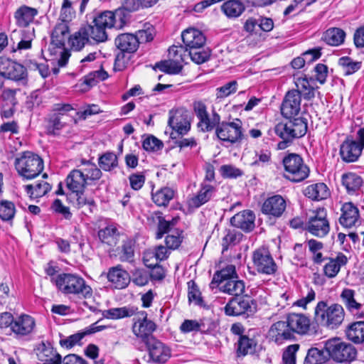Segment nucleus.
Masks as SVG:
<instances>
[{
	"label": "nucleus",
	"instance_id": "obj_1",
	"mask_svg": "<svg viewBox=\"0 0 364 364\" xmlns=\"http://www.w3.org/2000/svg\"><path fill=\"white\" fill-rule=\"evenodd\" d=\"M104 316L107 318L119 319L134 316L132 331L135 336L144 338L151 335L156 329V324L147 318L144 311H137L134 306L113 308L105 311Z\"/></svg>",
	"mask_w": 364,
	"mask_h": 364
},
{
	"label": "nucleus",
	"instance_id": "obj_2",
	"mask_svg": "<svg viewBox=\"0 0 364 364\" xmlns=\"http://www.w3.org/2000/svg\"><path fill=\"white\" fill-rule=\"evenodd\" d=\"M69 34L68 23L65 21L58 22L51 33V41L48 50L50 55L60 54V58L58 60L59 67L65 66L70 55L69 51L65 49V43Z\"/></svg>",
	"mask_w": 364,
	"mask_h": 364
},
{
	"label": "nucleus",
	"instance_id": "obj_3",
	"mask_svg": "<svg viewBox=\"0 0 364 364\" xmlns=\"http://www.w3.org/2000/svg\"><path fill=\"white\" fill-rule=\"evenodd\" d=\"M58 289L65 294H77L85 299L92 296V288L80 277L72 274H61L52 279Z\"/></svg>",
	"mask_w": 364,
	"mask_h": 364
},
{
	"label": "nucleus",
	"instance_id": "obj_4",
	"mask_svg": "<svg viewBox=\"0 0 364 364\" xmlns=\"http://www.w3.org/2000/svg\"><path fill=\"white\" fill-rule=\"evenodd\" d=\"M315 319L320 324L328 328H338L344 320L345 312L343 306L338 304L328 306L325 301H319L314 311Z\"/></svg>",
	"mask_w": 364,
	"mask_h": 364
},
{
	"label": "nucleus",
	"instance_id": "obj_5",
	"mask_svg": "<svg viewBox=\"0 0 364 364\" xmlns=\"http://www.w3.org/2000/svg\"><path fill=\"white\" fill-rule=\"evenodd\" d=\"M14 166L18 175L26 180L38 176L44 167L43 159L31 151H24L16 157Z\"/></svg>",
	"mask_w": 364,
	"mask_h": 364
},
{
	"label": "nucleus",
	"instance_id": "obj_6",
	"mask_svg": "<svg viewBox=\"0 0 364 364\" xmlns=\"http://www.w3.org/2000/svg\"><path fill=\"white\" fill-rule=\"evenodd\" d=\"M282 164L284 168V176L294 183L305 180L309 175V166L304 164L303 159L296 154H289L284 157Z\"/></svg>",
	"mask_w": 364,
	"mask_h": 364
},
{
	"label": "nucleus",
	"instance_id": "obj_7",
	"mask_svg": "<svg viewBox=\"0 0 364 364\" xmlns=\"http://www.w3.org/2000/svg\"><path fill=\"white\" fill-rule=\"evenodd\" d=\"M324 348L328 352L329 357L338 363H350L357 356V350L352 344L338 338L327 341Z\"/></svg>",
	"mask_w": 364,
	"mask_h": 364
},
{
	"label": "nucleus",
	"instance_id": "obj_8",
	"mask_svg": "<svg viewBox=\"0 0 364 364\" xmlns=\"http://www.w3.org/2000/svg\"><path fill=\"white\" fill-rule=\"evenodd\" d=\"M193 108L198 119L197 127L200 132H210L219 125L220 116L215 111H213L211 115H210L207 111L206 105L203 102H194Z\"/></svg>",
	"mask_w": 364,
	"mask_h": 364
},
{
	"label": "nucleus",
	"instance_id": "obj_9",
	"mask_svg": "<svg viewBox=\"0 0 364 364\" xmlns=\"http://www.w3.org/2000/svg\"><path fill=\"white\" fill-rule=\"evenodd\" d=\"M257 305L249 296H238L232 298L225 306V312L228 316H247L256 311Z\"/></svg>",
	"mask_w": 364,
	"mask_h": 364
},
{
	"label": "nucleus",
	"instance_id": "obj_10",
	"mask_svg": "<svg viewBox=\"0 0 364 364\" xmlns=\"http://www.w3.org/2000/svg\"><path fill=\"white\" fill-rule=\"evenodd\" d=\"M306 230L319 237H324L328 233L330 225L325 208H319L311 212L306 223Z\"/></svg>",
	"mask_w": 364,
	"mask_h": 364
},
{
	"label": "nucleus",
	"instance_id": "obj_11",
	"mask_svg": "<svg viewBox=\"0 0 364 364\" xmlns=\"http://www.w3.org/2000/svg\"><path fill=\"white\" fill-rule=\"evenodd\" d=\"M242 125V123L239 119L230 122H220L215 129L216 136L221 141L236 143L240 141L243 136Z\"/></svg>",
	"mask_w": 364,
	"mask_h": 364
},
{
	"label": "nucleus",
	"instance_id": "obj_12",
	"mask_svg": "<svg viewBox=\"0 0 364 364\" xmlns=\"http://www.w3.org/2000/svg\"><path fill=\"white\" fill-rule=\"evenodd\" d=\"M275 127L277 128V132L283 136L284 135L294 139L300 138L306 133L307 122L305 119L298 117L279 122Z\"/></svg>",
	"mask_w": 364,
	"mask_h": 364
},
{
	"label": "nucleus",
	"instance_id": "obj_13",
	"mask_svg": "<svg viewBox=\"0 0 364 364\" xmlns=\"http://www.w3.org/2000/svg\"><path fill=\"white\" fill-rule=\"evenodd\" d=\"M173 52L175 55H179L181 60L187 63L188 59H191L196 64H202L206 62L210 55V50L209 49L202 48H191L188 49L183 46H173L171 47V53Z\"/></svg>",
	"mask_w": 364,
	"mask_h": 364
},
{
	"label": "nucleus",
	"instance_id": "obj_14",
	"mask_svg": "<svg viewBox=\"0 0 364 364\" xmlns=\"http://www.w3.org/2000/svg\"><path fill=\"white\" fill-rule=\"evenodd\" d=\"M254 266L258 272L272 274L277 270V265L269 251L265 248H259L253 252Z\"/></svg>",
	"mask_w": 364,
	"mask_h": 364
},
{
	"label": "nucleus",
	"instance_id": "obj_15",
	"mask_svg": "<svg viewBox=\"0 0 364 364\" xmlns=\"http://www.w3.org/2000/svg\"><path fill=\"white\" fill-rule=\"evenodd\" d=\"M301 93L298 90L289 91L281 106L282 114L286 117L291 118L299 114L301 109Z\"/></svg>",
	"mask_w": 364,
	"mask_h": 364
},
{
	"label": "nucleus",
	"instance_id": "obj_16",
	"mask_svg": "<svg viewBox=\"0 0 364 364\" xmlns=\"http://www.w3.org/2000/svg\"><path fill=\"white\" fill-rule=\"evenodd\" d=\"M267 337L270 341L277 345H281L284 341L294 338L287 321H279L274 323L270 326Z\"/></svg>",
	"mask_w": 364,
	"mask_h": 364
},
{
	"label": "nucleus",
	"instance_id": "obj_17",
	"mask_svg": "<svg viewBox=\"0 0 364 364\" xmlns=\"http://www.w3.org/2000/svg\"><path fill=\"white\" fill-rule=\"evenodd\" d=\"M149 356L156 363H165L171 357V350L162 342L151 337L146 342Z\"/></svg>",
	"mask_w": 364,
	"mask_h": 364
},
{
	"label": "nucleus",
	"instance_id": "obj_18",
	"mask_svg": "<svg viewBox=\"0 0 364 364\" xmlns=\"http://www.w3.org/2000/svg\"><path fill=\"white\" fill-rule=\"evenodd\" d=\"M340 224L347 228L355 227L360 224L359 210L351 202L344 203L341 208Z\"/></svg>",
	"mask_w": 364,
	"mask_h": 364
},
{
	"label": "nucleus",
	"instance_id": "obj_19",
	"mask_svg": "<svg viewBox=\"0 0 364 364\" xmlns=\"http://www.w3.org/2000/svg\"><path fill=\"white\" fill-rule=\"evenodd\" d=\"M168 125L181 135L186 134L191 129V121L186 112L176 110L169 112Z\"/></svg>",
	"mask_w": 364,
	"mask_h": 364
},
{
	"label": "nucleus",
	"instance_id": "obj_20",
	"mask_svg": "<svg viewBox=\"0 0 364 364\" xmlns=\"http://www.w3.org/2000/svg\"><path fill=\"white\" fill-rule=\"evenodd\" d=\"M215 188L210 183L203 181L196 195L190 197L187 203L190 208H198L208 202L214 196Z\"/></svg>",
	"mask_w": 364,
	"mask_h": 364
},
{
	"label": "nucleus",
	"instance_id": "obj_21",
	"mask_svg": "<svg viewBox=\"0 0 364 364\" xmlns=\"http://www.w3.org/2000/svg\"><path fill=\"white\" fill-rule=\"evenodd\" d=\"M363 149L361 145L351 139H346L341 145L340 156L342 160L347 163L356 161L361 155Z\"/></svg>",
	"mask_w": 364,
	"mask_h": 364
},
{
	"label": "nucleus",
	"instance_id": "obj_22",
	"mask_svg": "<svg viewBox=\"0 0 364 364\" xmlns=\"http://www.w3.org/2000/svg\"><path fill=\"white\" fill-rule=\"evenodd\" d=\"M148 220L157 227L156 233V239H161L163 235L171 230L178 223V218H173L171 220H166L159 212L152 213L149 217Z\"/></svg>",
	"mask_w": 364,
	"mask_h": 364
},
{
	"label": "nucleus",
	"instance_id": "obj_23",
	"mask_svg": "<svg viewBox=\"0 0 364 364\" xmlns=\"http://www.w3.org/2000/svg\"><path fill=\"white\" fill-rule=\"evenodd\" d=\"M184 48H202L206 42V38L199 30L193 28H189L183 31L181 34Z\"/></svg>",
	"mask_w": 364,
	"mask_h": 364
},
{
	"label": "nucleus",
	"instance_id": "obj_24",
	"mask_svg": "<svg viewBox=\"0 0 364 364\" xmlns=\"http://www.w3.org/2000/svg\"><path fill=\"white\" fill-rule=\"evenodd\" d=\"M287 321L293 336L294 333L305 335L310 329V319L304 314H290L287 318Z\"/></svg>",
	"mask_w": 364,
	"mask_h": 364
},
{
	"label": "nucleus",
	"instance_id": "obj_25",
	"mask_svg": "<svg viewBox=\"0 0 364 364\" xmlns=\"http://www.w3.org/2000/svg\"><path fill=\"white\" fill-rule=\"evenodd\" d=\"M36 355L42 364H60L61 356L56 353L50 343L41 342L36 348Z\"/></svg>",
	"mask_w": 364,
	"mask_h": 364
},
{
	"label": "nucleus",
	"instance_id": "obj_26",
	"mask_svg": "<svg viewBox=\"0 0 364 364\" xmlns=\"http://www.w3.org/2000/svg\"><path fill=\"white\" fill-rule=\"evenodd\" d=\"M107 279L112 286L119 289H124L130 282L129 273L120 264L111 267L107 272Z\"/></svg>",
	"mask_w": 364,
	"mask_h": 364
},
{
	"label": "nucleus",
	"instance_id": "obj_27",
	"mask_svg": "<svg viewBox=\"0 0 364 364\" xmlns=\"http://www.w3.org/2000/svg\"><path fill=\"white\" fill-rule=\"evenodd\" d=\"M286 209L285 200L279 195L268 198L263 203L262 211L263 213L274 217H279Z\"/></svg>",
	"mask_w": 364,
	"mask_h": 364
},
{
	"label": "nucleus",
	"instance_id": "obj_28",
	"mask_svg": "<svg viewBox=\"0 0 364 364\" xmlns=\"http://www.w3.org/2000/svg\"><path fill=\"white\" fill-rule=\"evenodd\" d=\"M355 295L354 290L348 288L343 289L341 294V301L348 311L358 318H363L364 316V312L361 311L363 304L355 299Z\"/></svg>",
	"mask_w": 364,
	"mask_h": 364
},
{
	"label": "nucleus",
	"instance_id": "obj_29",
	"mask_svg": "<svg viewBox=\"0 0 364 364\" xmlns=\"http://www.w3.org/2000/svg\"><path fill=\"white\" fill-rule=\"evenodd\" d=\"M255 216L252 211L246 210L235 214L230 220L231 224L244 231L250 232L255 228Z\"/></svg>",
	"mask_w": 364,
	"mask_h": 364
},
{
	"label": "nucleus",
	"instance_id": "obj_30",
	"mask_svg": "<svg viewBox=\"0 0 364 364\" xmlns=\"http://www.w3.org/2000/svg\"><path fill=\"white\" fill-rule=\"evenodd\" d=\"M325 260L323 273L328 278L335 277L341 267L346 266L348 262L347 257L343 253L338 254L336 257L326 258Z\"/></svg>",
	"mask_w": 364,
	"mask_h": 364
},
{
	"label": "nucleus",
	"instance_id": "obj_31",
	"mask_svg": "<svg viewBox=\"0 0 364 364\" xmlns=\"http://www.w3.org/2000/svg\"><path fill=\"white\" fill-rule=\"evenodd\" d=\"M35 327V321L31 316L23 314L15 320L11 326L12 331L17 335L26 336L30 334Z\"/></svg>",
	"mask_w": 364,
	"mask_h": 364
},
{
	"label": "nucleus",
	"instance_id": "obj_32",
	"mask_svg": "<svg viewBox=\"0 0 364 364\" xmlns=\"http://www.w3.org/2000/svg\"><path fill=\"white\" fill-rule=\"evenodd\" d=\"M87 183V181L83 175V171L79 169H73L66 178L68 188L76 194L83 191Z\"/></svg>",
	"mask_w": 364,
	"mask_h": 364
},
{
	"label": "nucleus",
	"instance_id": "obj_33",
	"mask_svg": "<svg viewBox=\"0 0 364 364\" xmlns=\"http://www.w3.org/2000/svg\"><path fill=\"white\" fill-rule=\"evenodd\" d=\"M69 120L68 116L59 115L58 113H51L47 118L46 130L50 135H59Z\"/></svg>",
	"mask_w": 364,
	"mask_h": 364
},
{
	"label": "nucleus",
	"instance_id": "obj_34",
	"mask_svg": "<svg viewBox=\"0 0 364 364\" xmlns=\"http://www.w3.org/2000/svg\"><path fill=\"white\" fill-rule=\"evenodd\" d=\"M169 55L173 58L171 60L161 61L156 64V67L158 68L161 71L168 73V74H178L182 68L183 63L179 55H175L173 52L171 53V48L168 50Z\"/></svg>",
	"mask_w": 364,
	"mask_h": 364
},
{
	"label": "nucleus",
	"instance_id": "obj_35",
	"mask_svg": "<svg viewBox=\"0 0 364 364\" xmlns=\"http://www.w3.org/2000/svg\"><path fill=\"white\" fill-rule=\"evenodd\" d=\"M105 328L104 326H97V323L92 324L87 328L85 330L84 332L77 333L70 336L68 337L65 339L60 340V343L62 347H65L66 348H70L78 344L82 338L88 334H92L95 332L100 331Z\"/></svg>",
	"mask_w": 364,
	"mask_h": 364
},
{
	"label": "nucleus",
	"instance_id": "obj_36",
	"mask_svg": "<svg viewBox=\"0 0 364 364\" xmlns=\"http://www.w3.org/2000/svg\"><path fill=\"white\" fill-rule=\"evenodd\" d=\"M116 46L122 52L134 53L138 47V38L131 33H122L115 39Z\"/></svg>",
	"mask_w": 364,
	"mask_h": 364
},
{
	"label": "nucleus",
	"instance_id": "obj_37",
	"mask_svg": "<svg viewBox=\"0 0 364 364\" xmlns=\"http://www.w3.org/2000/svg\"><path fill=\"white\" fill-rule=\"evenodd\" d=\"M38 10L27 6L18 8L14 14L16 23L20 27L28 26L38 14Z\"/></svg>",
	"mask_w": 364,
	"mask_h": 364
},
{
	"label": "nucleus",
	"instance_id": "obj_38",
	"mask_svg": "<svg viewBox=\"0 0 364 364\" xmlns=\"http://www.w3.org/2000/svg\"><path fill=\"white\" fill-rule=\"evenodd\" d=\"M346 336L354 343H364V321H356L350 324L346 329Z\"/></svg>",
	"mask_w": 364,
	"mask_h": 364
},
{
	"label": "nucleus",
	"instance_id": "obj_39",
	"mask_svg": "<svg viewBox=\"0 0 364 364\" xmlns=\"http://www.w3.org/2000/svg\"><path fill=\"white\" fill-rule=\"evenodd\" d=\"M219 289L224 293L238 296L244 293L245 285L242 280L235 278L228 279L224 284L219 286Z\"/></svg>",
	"mask_w": 364,
	"mask_h": 364
},
{
	"label": "nucleus",
	"instance_id": "obj_40",
	"mask_svg": "<svg viewBox=\"0 0 364 364\" xmlns=\"http://www.w3.org/2000/svg\"><path fill=\"white\" fill-rule=\"evenodd\" d=\"M304 194L309 198L315 200H320L326 198L328 195V188L323 183H318L307 186Z\"/></svg>",
	"mask_w": 364,
	"mask_h": 364
},
{
	"label": "nucleus",
	"instance_id": "obj_41",
	"mask_svg": "<svg viewBox=\"0 0 364 364\" xmlns=\"http://www.w3.org/2000/svg\"><path fill=\"white\" fill-rule=\"evenodd\" d=\"M244 29L249 33V35L245 38V41L249 44L255 45L260 41L261 33L259 31L258 21L250 18H248L244 25Z\"/></svg>",
	"mask_w": 364,
	"mask_h": 364
},
{
	"label": "nucleus",
	"instance_id": "obj_42",
	"mask_svg": "<svg viewBox=\"0 0 364 364\" xmlns=\"http://www.w3.org/2000/svg\"><path fill=\"white\" fill-rule=\"evenodd\" d=\"M222 11L229 18L240 16L245 7L240 0H228L222 5Z\"/></svg>",
	"mask_w": 364,
	"mask_h": 364
},
{
	"label": "nucleus",
	"instance_id": "obj_43",
	"mask_svg": "<svg viewBox=\"0 0 364 364\" xmlns=\"http://www.w3.org/2000/svg\"><path fill=\"white\" fill-rule=\"evenodd\" d=\"M93 25H87L82 28L87 33L89 39L91 38L97 43L105 42L107 39L106 29L100 25H97V22L93 20Z\"/></svg>",
	"mask_w": 364,
	"mask_h": 364
},
{
	"label": "nucleus",
	"instance_id": "obj_44",
	"mask_svg": "<svg viewBox=\"0 0 364 364\" xmlns=\"http://www.w3.org/2000/svg\"><path fill=\"white\" fill-rule=\"evenodd\" d=\"M328 352L326 349L312 348L308 350L304 364H323L328 360Z\"/></svg>",
	"mask_w": 364,
	"mask_h": 364
},
{
	"label": "nucleus",
	"instance_id": "obj_45",
	"mask_svg": "<svg viewBox=\"0 0 364 364\" xmlns=\"http://www.w3.org/2000/svg\"><path fill=\"white\" fill-rule=\"evenodd\" d=\"M235 278H237L235 267L232 264H228L214 274L211 284H218L220 286L228 279Z\"/></svg>",
	"mask_w": 364,
	"mask_h": 364
},
{
	"label": "nucleus",
	"instance_id": "obj_46",
	"mask_svg": "<svg viewBox=\"0 0 364 364\" xmlns=\"http://www.w3.org/2000/svg\"><path fill=\"white\" fill-rule=\"evenodd\" d=\"M6 78L20 82L23 85H25L27 82L26 68L22 65L14 62L9 70L7 72Z\"/></svg>",
	"mask_w": 364,
	"mask_h": 364
},
{
	"label": "nucleus",
	"instance_id": "obj_47",
	"mask_svg": "<svg viewBox=\"0 0 364 364\" xmlns=\"http://www.w3.org/2000/svg\"><path fill=\"white\" fill-rule=\"evenodd\" d=\"M81 164L82 166L79 170L83 171L87 181L99 180L102 177V173L95 164L86 160H82Z\"/></svg>",
	"mask_w": 364,
	"mask_h": 364
},
{
	"label": "nucleus",
	"instance_id": "obj_48",
	"mask_svg": "<svg viewBox=\"0 0 364 364\" xmlns=\"http://www.w3.org/2000/svg\"><path fill=\"white\" fill-rule=\"evenodd\" d=\"M345 36L346 33L342 29L333 28L324 33L323 39L327 44L337 46L344 41Z\"/></svg>",
	"mask_w": 364,
	"mask_h": 364
},
{
	"label": "nucleus",
	"instance_id": "obj_49",
	"mask_svg": "<svg viewBox=\"0 0 364 364\" xmlns=\"http://www.w3.org/2000/svg\"><path fill=\"white\" fill-rule=\"evenodd\" d=\"M362 183V178L354 173H348L342 176V183L349 193L358 191Z\"/></svg>",
	"mask_w": 364,
	"mask_h": 364
},
{
	"label": "nucleus",
	"instance_id": "obj_50",
	"mask_svg": "<svg viewBox=\"0 0 364 364\" xmlns=\"http://www.w3.org/2000/svg\"><path fill=\"white\" fill-rule=\"evenodd\" d=\"M68 42L73 50H80L89 42L87 33H85L82 27L69 37Z\"/></svg>",
	"mask_w": 364,
	"mask_h": 364
},
{
	"label": "nucleus",
	"instance_id": "obj_51",
	"mask_svg": "<svg viewBox=\"0 0 364 364\" xmlns=\"http://www.w3.org/2000/svg\"><path fill=\"white\" fill-rule=\"evenodd\" d=\"M25 189L31 198H36L46 195L51 189V186L46 181H41L36 185H26Z\"/></svg>",
	"mask_w": 364,
	"mask_h": 364
},
{
	"label": "nucleus",
	"instance_id": "obj_52",
	"mask_svg": "<svg viewBox=\"0 0 364 364\" xmlns=\"http://www.w3.org/2000/svg\"><path fill=\"white\" fill-rule=\"evenodd\" d=\"M173 196V190L168 187H164L152 194V200L159 206H166Z\"/></svg>",
	"mask_w": 364,
	"mask_h": 364
},
{
	"label": "nucleus",
	"instance_id": "obj_53",
	"mask_svg": "<svg viewBox=\"0 0 364 364\" xmlns=\"http://www.w3.org/2000/svg\"><path fill=\"white\" fill-rule=\"evenodd\" d=\"M237 353L242 355L252 354L256 350L257 341L246 336H241L237 343Z\"/></svg>",
	"mask_w": 364,
	"mask_h": 364
},
{
	"label": "nucleus",
	"instance_id": "obj_54",
	"mask_svg": "<svg viewBox=\"0 0 364 364\" xmlns=\"http://www.w3.org/2000/svg\"><path fill=\"white\" fill-rule=\"evenodd\" d=\"M338 64L342 68L343 73L346 75H350L360 69L362 63L346 56L339 59Z\"/></svg>",
	"mask_w": 364,
	"mask_h": 364
},
{
	"label": "nucleus",
	"instance_id": "obj_55",
	"mask_svg": "<svg viewBox=\"0 0 364 364\" xmlns=\"http://www.w3.org/2000/svg\"><path fill=\"white\" fill-rule=\"evenodd\" d=\"M100 168L105 171H110L118 166L117 155L113 152H107L98 159Z\"/></svg>",
	"mask_w": 364,
	"mask_h": 364
},
{
	"label": "nucleus",
	"instance_id": "obj_56",
	"mask_svg": "<svg viewBox=\"0 0 364 364\" xmlns=\"http://www.w3.org/2000/svg\"><path fill=\"white\" fill-rule=\"evenodd\" d=\"M100 240L109 245H115L117 240V230L113 226H108L98 232Z\"/></svg>",
	"mask_w": 364,
	"mask_h": 364
},
{
	"label": "nucleus",
	"instance_id": "obj_57",
	"mask_svg": "<svg viewBox=\"0 0 364 364\" xmlns=\"http://www.w3.org/2000/svg\"><path fill=\"white\" fill-rule=\"evenodd\" d=\"M95 21L97 22V25H100L105 29L111 28L115 23L114 14L109 11H106L99 14L95 18Z\"/></svg>",
	"mask_w": 364,
	"mask_h": 364
},
{
	"label": "nucleus",
	"instance_id": "obj_58",
	"mask_svg": "<svg viewBox=\"0 0 364 364\" xmlns=\"http://www.w3.org/2000/svg\"><path fill=\"white\" fill-rule=\"evenodd\" d=\"M242 235L240 232L230 230H226V233L222 241L223 251L227 250L229 245H235L238 243L242 239Z\"/></svg>",
	"mask_w": 364,
	"mask_h": 364
},
{
	"label": "nucleus",
	"instance_id": "obj_59",
	"mask_svg": "<svg viewBox=\"0 0 364 364\" xmlns=\"http://www.w3.org/2000/svg\"><path fill=\"white\" fill-rule=\"evenodd\" d=\"M15 205L12 202L3 200L0 203V218L5 221L11 220L15 215Z\"/></svg>",
	"mask_w": 364,
	"mask_h": 364
},
{
	"label": "nucleus",
	"instance_id": "obj_60",
	"mask_svg": "<svg viewBox=\"0 0 364 364\" xmlns=\"http://www.w3.org/2000/svg\"><path fill=\"white\" fill-rule=\"evenodd\" d=\"M119 259L122 262H132L134 255V247L131 241H126L120 247Z\"/></svg>",
	"mask_w": 364,
	"mask_h": 364
},
{
	"label": "nucleus",
	"instance_id": "obj_61",
	"mask_svg": "<svg viewBox=\"0 0 364 364\" xmlns=\"http://www.w3.org/2000/svg\"><path fill=\"white\" fill-rule=\"evenodd\" d=\"M18 91H19L18 89L4 88L1 95V99L4 102L6 105L14 107L18 103L16 97Z\"/></svg>",
	"mask_w": 364,
	"mask_h": 364
},
{
	"label": "nucleus",
	"instance_id": "obj_62",
	"mask_svg": "<svg viewBox=\"0 0 364 364\" xmlns=\"http://www.w3.org/2000/svg\"><path fill=\"white\" fill-rule=\"evenodd\" d=\"M316 299V292L314 289H309L306 295H303L301 298L294 302L293 306L307 309L309 304Z\"/></svg>",
	"mask_w": 364,
	"mask_h": 364
},
{
	"label": "nucleus",
	"instance_id": "obj_63",
	"mask_svg": "<svg viewBox=\"0 0 364 364\" xmlns=\"http://www.w3.org/2000/svg\"><path fill=\"white\" fill-rule=\"evenodd\" d=\"M154 34V28L151 26H147L146 29L139 30L135 35L138 38V45L152 41Z\"/></svg>",
	"mask_w": 364,
	"mask_h": 364
},
{
	"label": "nucleus",
	"instance_id": "obj_64",
	"mask_svg": "<svg viewBox=\"0 0 364 364\" xmlns=\"http://www.w3.org/2000/svg\"><path fill=\"white\" fill-rule=\"evenodd\" d=\"M298 344L290 345L283 354V361L284 364H296L295 353L299 350Z\"/></svg>",
	"mask_w": 364,
	"mask_h": 364
}]
</instances>
